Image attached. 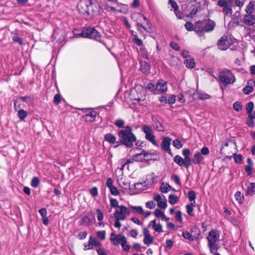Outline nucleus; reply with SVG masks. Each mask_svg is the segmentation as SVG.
Wrapping results in <instances>:
<instances>
[{
	"instance_id": "nucleus-47",
	"label": "nucleus",
	"mask_w": 255,
	"mask_h": 255,
	"mask_svg": "<svg viewBox=\"0 0 255 255\" xmlns=\"http://www.w3.org/2000/svg\"><path fill=\"white\" fill-rule=\"evenodd\" d=\"M114 124L118 128H122L124 127L125 122L122 119H118L115 121Z\"/></svg>"
},
{
	"instance_id": "nucleus-7",
	"label": "nucleus",
	"mask_w": 255,
	"mask_h": 255,
	"mask_svg": "<svg viewBox=\"0 0 255 255\" xmlns=\"http://www.w3.org/2000/svg\"><path fill=\"white\" fill-rule=\"evenodd\" d=\"M219 238V236L217 235V231L216 230H211L209 232L207 239L208 241V247L212 253H214L218 249L215 243L218 241Z\"/></svg>"
},
{
	"instance_id": "nucleus-37",
	"label": "nucleus",
	"mask_w": 255,
	"mask_h": 255,
	"mask_svg": "<svg viewBox=\"0 0 255 255\" xmlns=\"http://www.w3.org/2000/svg\"><path fill=\"white\" fill-rule=\"evenodd\" d=\"M133 157L135 161L137 162H142L144 160V155H143L142 152L135 154Z\"/></svg>"
},
{
	"instance_id": "nucleus-11",
	"label": "nucleus",
	"mask_w": 255,
	"mask_h": 255,
	"mask_svg": "<svg viewBox=\"0 0 255 255\" xmlns=\"http://www.w3.org/2000/svg\"><path fill=\"white\" fill-rule=\"evenodd\" d=\"M110 240L115 246H118L119 244H121L123 242H125L127 239L126 237L122 234L116 235L114 233H112Z\"/></svg>"
},
{
	"instance_id": "nucleus-50",
	"label": "nucleus",
	"mask_w": 255,
	"mask_h": 255,
	"mask_svg": "<svg viewBox=\"0 0 255 255\" xmlns=\"http://www.w3.org/2000/svg\"><path fill=\"white\" fill-rule=\"evenodd\" d=\"M254 107V105L253 102H249L246 106V110L247 111V114L251 113L253 111Z\"/></svg>"
},
{
	"instance_id": "nucleus-10",
	"label": "nucleus",
	"mask_w": 255,
	"mask_h": 255,
	"mask_svg": "<svg viewBox=\"0 0 255 255\" xmlns=\"http://www.w3.org/2000/svg\"><path fill=\"white\" fill-rule=\"evenodd\" d=\"M172 139L169 136H163L161 142V148L164 152H167L169 155L172 156V153L170 149V145Z\"/></svg>"
},
{
	"instance_id": "nucleus-1",
	"label": "nucleus",
	"mask_w": 255,
	"mask_h": 255,
	"mask_svg": "<svg viewBox=\"0 0 255 255\" xmlns=\"http://www.w3.org/2000/svg\"><path fill=\"white\" fill-rule=\"evenodd\" d=\"M119 140L122 145L128 148H131L133 146V142L137 140L136 137L132 132V129L129 126H126L118 132Z\"/></svg>"
},
{
	"instance_id": "nucleus-33",
	"label": "nucleus",
	"mask_w": 255,
	"mask_h": 255,
	"mask_svg": "<svg viewBox=\"0 0 255 255\" xmlns=\"http://www.w3.org/2000/svg\"><path fill=\"white\" fill-rule=\"evenodd\" d=\"M154 238L151 236L144 237L143 243L145 245L149 246L153 242Z\"/></svg>"
},
{
	"instance_id": "nucleus-13",
	"label": "nucleus",
	"mask_w": 255,
	"mask_h": 255,
	"mask_svg": "<svg viewBox=\"0 0 255 255\" xmlns=\"http://www.w3.org/2000/svg\"><path fill=\"white\" fill-rule=\"evenodd\" d=\"M162 196L163 197V201H162V197L159 194L156 195L153 197V199L157 202V206L159 208L164 209L167 207V204L165 197L163 195Z\"/></svg>"
},
{
	"instance_id": "nucleus-56",
	"label": "nucleus",
	"mask_w": 255,
	"mask_h": 255,
	"mask_svg": "<svg viewBox=\"0 0 255 255\" xmlns=\"http://www.w3.org/2000/svg\"><path fill=\"white\" fill-rule=\"evenodd\" d=\"M111 193L114 196L118 195L120 194L119 191L118 190L117 187L115 186H113L109 188Z\"/></svg>"
},
{
	"instance_id": "nucleus-45",
	"label": "nucleus",
	"mask_w": 255,
	"mask_h": 255,
	"mask_svg": "<svg viewBox=\"0 0 255 255\" xmlns=\"http://www.w3.org/2000/svg\"><path fill=\"white\" fill-rule=\"evenodd\" d=\"M183 165L188 168L191 165V159L190 157H184Z\"/></svg>"
},
{
	"instance_id": "nucleus-22",
	"label": "nucleus",
	"mask_w": 255,
	"mask_h": 255,
	"mask_svg": "<svg viewBox=\"0 0 255 255\" xmlns=\"http://www.w3.org/2000/svg\"><path fill=\"white\" fill-rule=\"evenodd\" d=\"M184 64L187 68L192 69L195 66V62L193 58L189 56V58L187 59L184 61Z\"/></svg>"
},
{
	"instance_id": "nucleus-2",
	"label": "nucleus",
	"mask_w": 255,
	"mask_h": 255,
	"mask_svg": "<svg viewBox=\"0 0 255 255\" xmlns=\"http://www.w3.org/2000/svg\"><path fill=\"white\" fill-rule=\"evenodd\" d=\"M215 22L209 19L199 21L196 23V33L199 36L204 35L205 32L212 31L215 27Z\"/></svg>"
},
{
	"instance_id": "nucleus-61",
	"label": "nucleus",
	"mask_w": 255,
	"mask_h": 255,
	"mask_svg": "<svg viewBox=\"0 0 255 255\" xmlns=\"http://www.w3.org/2000/svg\"><path fill=\"white\" fill-rule=\"evenodd\" d=\"M110 204L113 208H119L120 206L118 205V201L116 199L112 198L110 199Z\"/></svg>"
},
{
	"instance_id": "nucleus-25",
	"label": "nucleus",
	"mask_w": 255,
	"mask_h": 255,
	"mask_svg": "<svg viewBox=\"0 0 255 255\" xmlns=\"http://www.w3.org/2000/svg\"><path fill=\"white\" fill-rule=\"evenodd\" d=\"M255 4L253 1H251L247 6L245 11L247 14H252L255 10Z\"/></svg>"
},
{
	"instance_id": "nucleus-53",
	"label": "nucleus",
	"mask_w": 255,
	"mask_h": 255,
	"mask_svg": "<svg viewBox=\"0 0 255 255\" xmlns=\"http://www.w3.org/2000/svg\"><path fill=\"white\" fill-rule=\"evenodd\" d=\"M97 236L101 240L105 239L106 237V231H101L97 232Z\"/></svg>"
},
{
	"instance_id": "nucleus-17",
	"label": "nucleus",
	"mask_w": 255,
	"mask_h": 255,
	"mask_svg": "<svg viewBox=\"0 0 255 255\" xmlns=\"http://www.w3.org/2000/svg\"><path fill=\"white\" fill-rule=\"evenodd\" d=\"M140 69L143 73L148 74L149 73L150 66L149 64L144 61L141 63Z\"/></svg>"
},
{
	"instance_id": "nucleus-24",
	"label": "nucleus",
	"mask_w": 255,
	"mask_h": 255,
	"mask_svg": "<svg viewBox=\"0 0 255 255\" xmlns=\"http://www.w3.org/2000/svg\"><path fill=\"white\" fill-rule=\"evenodd\" d=\"M104 139L111 144H114L116 142V137L111 133H107L105 135Z\"/></svg>"
},
{
	"instance_id": "nucleus-5",
	"label": "nucleus",
	"mask_w": 255,
	"mask_h": 255,
	"mask_svg": "<svg viewBox=\"0 0 255 255\" xmlns=\"http://www.w3.org/2000/svg\"><path fill=\"white\" fill-rule=\"evenodd\" d=\"M80 36L85 38L94 39L104 44L106 46V44L101 39V34L95 28L88 27L86 28L81 32Z\"/></svg>"
},
{
	"instance_id": "nucleus-62",
	"label": "nucleus",
	"mask_w": 255,
	"mask_h": 255,
	"mask_svg": "<svg viewBox=\"0 0 255 255\" xmlns=\"http://www.w3.org/2000/svg\"><path fill=\"white\" fill-rule=\"evenodd\" d=\"M153 230L157 232L161 233L163 232L162 226L160 224H156L155 226L153 227Z\"/></svg>"
},
{
	"instance_id": "nucleus-49",
	"label": "nucleus",
	"mask_w": 255,
	"mask_h": 255,
	"mask_svg": "<svg viewBox=\"0 0 255 255\" xmlns=\"http://www.w3.org/2000/svg\"><path fill=\"white\" fill-rule=\"evenodd\" d=\"M146 88L151 92H153L155 94H157L156 92V85L155 86L151 83H149L147 84Z\"/></svg>"
},
{
	"instance_id": "nucleus-40",
	"label": "nucleus",
	"mask_w": 255,
	"mask_h": 255,
	"mask_svg": "<svg viewBox=\"0 0 255 255\" xmlns=\"http://www.w3.org/2000/svg\"><path fill=\"white\" fill-rule=\"evenodd\" d=\"M233 157L235 163H241L242 162L243 157L241 154H234Z\"/></svg>"
},
{
	"instance_id": "nucleus-21",
	"label": "nucleus",
	"mask_w": 255,
	"mask_h": 255,
	"mask_svg": "<svg viewBox=\"0 0 255 255\" xmlns=\"http://www.w3.org/2000/svg\"><path fill=\"white\" fill-rule=\"evenodd\" d=\"M130 32L133 37L132 40L133 43L137 46L142 45V41L138 38L137 34H134V31L133 30H130Z\"/></svg>"
},
{
	"instance_id": "nucleus-59",
	"label": "nucleus",
	"mask_w": 255,
	"mask_h": 255,
	"mask_svg": "<svg viewBox=\"0 0 255 255\" xmlns=\"http://www.w3.org/2000/svg\"><path fill=\"white\" fill-rule=\"evenodd\" d=\"M245 170L247 173L248 175L250 176L253 173V166L246 165L245 166Z\"/></svg>"
},
{
	"instance_id": "nucleus-48",
	"label": "nucleus",
	"mask_w": 255,
	"mask_h": 255,
	"mask_svg": "<svg viewBox=\"0 0 255 255\" xmlns=\"http://www.w3.org/2000/svg\"><path fill=\"white\" fill-rule=\"evenodd\" d=\"M171 178L177 185L179 186L181 185L180 179L178 175L174 174L171 176Z\"/></svg>"
},
{
	"instance_id": "nucleus-60",
	"label": "nucleus",
	"mask_w": 255,
	"mask_h": 255,
	"mask_svg": "<svg viewBox=\"0 0 255 255\" xmlns=\"http://www.w3.org/2000/svg\"><path fill=\"white\" fill-rule=\"evenodd\" d=\"M169 4L170 5L171 7L174 9V11H176V9H178V6L174 0H169Z\"/></svg>"
},
{
	"instance_id": "nucleus-52",
	"label": "nucleus",
	"mask_w": 255,
	"mask_h": 255,
	"mask_svg": "<svg viewBox=\"0 0 255 255\" xmlns=\"http://www.w3.org/2000/svg\"><path fill=\"white\" fill-rule=\"evenodd\" d=\"M141 48H140V50L141 52L143 58H148V53L146 49V48L142 45L141 46Z\"/></svg>"
},
{
	"instance_id": "nucleus-44",
	"label": "nucleus",
	"mask_w": 255,
	"mask_h": 255,
	"mask_svg": "<svg viewBox=\"0 0 255 255\" xmlns=\"http://www.w3.org/2000/svg\"><path fill=\"white\" fill-rule=\"evenodd\" d=\"M173 145L177 149H180L183 146V144L181 143L180 140L178 139H176L173 141Z\"/></svg>"
},
{
	"instance_id": "nucleus-63",
	"label": "nucleus",
	"mask_w": 255,
	"mask_h": 255,
	"mask_svg": "<svg viewBox=\"0 0 255 255\" xmlns=\"http://www.w3.org/2000/svg\"><path fill=\"white\" fill-rule=\"evenodd\" d=\"M61 102V96L59 94H56L54 97L53 102L56 105H58Z\"/></svg>"
},
{
	"instance_id": "nucleus-39",
	"label": "nucleus",
	"mask_w": 255,
	"mask_h": 255,
	"mask_svg": "<svg viewBox=\"0 0 255 255\" xmlns=\"http://www.w3.org/2000/svg\"><path fill=\"white\" fill-rule=\"evenodd\" d=\"M80 218L83 224L88 225L91 222L90 218L86 215L82 216Z\"/></svg>"
},
{
	"instance_id": "nucleus-54",
	"label": "nucleus",
	"mask_w": 255,
	"mask_h": 255,
	"mask_svg": "<svg viewBox=\"0 0 255 255\" xmlns=\"http://www.w3.org/2000/svg\"><path fill=\"white\" fill-rule=\"evenodd\" d=\"M12 40L14 42L19 43L20 45H24L22 38L17 35L14 36L12 37Z\"/></svg>"
},
{
	"instance_id": "nucleus-55",
	"label": "nucleus",
	"mask_w": 255,
	"mask_h": 255,
	"mask_svg": "<svg viewBox=\"0 0 255 255\" xmlns=\"http://www.w3.org/2000/svg\"><path fill=\"white\" fill-rule=\"evenodd\" d=\"M155 206V203L152 201H148L145 203V207L149 209H154Z\"/></svg>"
},
{
	"instance_id": "nucleus-58",
	"label": "nucleus",
	"mask_w": 255,
	"mask_h": 255,
	"mask_svg": "<svg viewBox=\"0 0 255 255\" xmlns=\"http://www.w3.org/2000/svg\"><path fill=\"white\" fill-rule=\"evenodd\" d=\"M96 212L97 214L98 220L99 222H101L103 220V218H104V215H103L102 212L100 209H98L96 210Z\"/></svg>"
},
{
	"instance_id": "nucleus-14",
	"label": "nucleus",
	"mask_w": 255,
	"mask_h": 255,
	"mask_svg": "<svg viewBox=\"0 0 255 255\" xmlns=\"http://www.w3.org/2000/svg\"><path fill=\"white\" fill-rule=\"evenodd\" d=\"M156 89L157 94L166 92L167 89L166 82L162 79L158 80L156 84Z\"/></svg>"
},
{
	"instance_id": "nucleus-12",
	"label": "nucleus",
	"mask_w": 255,
	"mask_h": 255,
	"mask_svg": "<svg viewBox=\"0 0 255 255\" xmlns=\"http://www.w3.org/2000/svg\"><path fill=\"white\" fill-rule=\"evenodd\" d=\"M219 48L222 50H225L229 47L228 36L224 35L221 37L217 43Z\"/></svg>"
},
{
	"instance_id": "nucleus-42",
	"label": "nucleus",
	"mask_w": 255,
	"mask_h": 255,
	"mask_svg": "<svg viewBox=\"0 0 255 255\" xmlns=\"http://www.w3.org/2000/svg\"><path fill=\"white\" fill-rule=\"evenodd\" d=\"M136 27H137V30H138L139 32H140V33H143V30L146 31V32H149V30H148L147 29V28H146L145 26H144L143 25H142V24H141V23H139V22H137L136 23Z\"/></svg>"
},
{
	"instance_id": "nucleus-43",
	"label": "nucleus",
	"mask_w": 255,
	"mask_h": 255,
	"mask_svg": "<svg viewBox=\"0 0 255 255\" xmlns=\"http://www.w3.org/2000/svg\"><path fill=\"white\" fill-rule=\"evenodd\" d=\"M243 91L245 94L249 95L253 91V88L252 86L246 85Z\"/></svg>"
},
{
	"instance_id": "nucleus-18",
	"label": "nucleus",
	"mask_w": 255,
	"mask_h": 255,
	"mask_svg": "<svg viewBox=\"0 0 255 255\" xmlns=\"http://www.w3.org/2000/svg\"><path fill=\"white\" fill-rule=\"evenodd\" d=\"M154 214L157 218H160L162 220L167 221L169 220V218H166L164 212L160 209H156L154 212Z\"/></svg>"
},
{
	"instance_id": "nucleus-51",
	"label": "nucleus",
	"mask_w": 255,
	"mask_h": 255,
	"mask_svg": "<svg viewBox=\"0 0 255 255\" xmlns=\"http://www.w3.org/2000/svg\"><path fill=\"white\" fill-rule=\"evenodd\" d=\"M233 108L235 111L237 112L241 111L242 109V105L241 103L239 102H235L233 105Z\"/></svg>"
},
{
	"instance_id": "nucleus-3",
	"label": "nucleus",
	"mask_w": 255,
	"mask_h": 255,
	"mask_svg": "<svg viewBox=\"0 0 255 255\" xmlns=\"http://www.w3.org/2000/svg\"><path fill=\"white\" fill-rule=\"evenodd\" d=\"M218 77L219 82L225 87L234 84L236 81L235 75L230 70L227 69H224L220 72Z\"/></svg>"
},
{
	"instance_id": "nucleus-19",
	"label": "nucleus",
	"mask_w": 255,
	"mask_h": 255,
	"mask_svg": "<svg viewBox=\"0 0 255 255\" xmlns=\"http://www.w3.org/2000/svg\"><path fill=\"white\" fill-rule=\"evenodd\" d=\"M204 159L201 153L199 152H196L193 156V162L195 164H199Z\"/></svg>"
},
{
	"instance_id": "nucleus-57",
	"label": "nucleus",
	"mask_w": 255,
	"mask_h": 255,
	"mask_svg": "<svg viewBox=\"0 0 255 255\" xmlns=\"http://www.w3.org/2000/svg\"><path fill=\"white\" fill-rule=\"evenodd\" d=\"M236 200L238 201L239 203H241L243 200L244 196L242 195L241 193L239 191L236 192L235 195Z\"/></svg>"
},
{
	"instance_id": "nucleus-38",
	"label": "nucleus",
	"mask_w": 255,
	"mask_h": 255,
	"mask_svg": "<svg viewBox=\"0 0 255 255\" xmlns=\"http://www.w3.org/2000/svg\"><path fill=\"white\" fill-rule=\"evenodd\" d=\"M188 197L189 201L191 202L195 200L196 198V194L195 192L193 190H190L188 191Z\"/></svg>"
},
{
	"instance_id": "nucleus-29",
	"label": "nucleus",
	"mask_w": 255,
	"mask_h": 255,
	"mask_svg": "<svg viewBox=\"0 0 255 255\" xmlns=\"http://www.w3.org/2000/svg\"><path fill=\"white\" fill-rule=\"evenodd\" d=\"M185 27L188 31H192L194 30L196 32V24L193 25V24L191 22H187L185 24Z\"/></svg>"
},
{
	"instance_id": "nucleus-64",
	"label": "nucleus",
	"mask_w": 255,
	"mask_h": 255,
	"mask_svg": "<svg viewBox=\"0 0 255 255\" xmlns=\"http://www.w3.org/2000/svg\"><path fill=\"white\" fill-rule=\"evenodd\" d=\"M90 194L93 197H96L98 194V189L96 187H94L90 190Z\"/></svg>"
},
{
	"instance_id": "nucleus-20",
	"label": "nucleus",
	"mask_w": 255,
	"mask_h": 255,
	"mask_svg": "<svg viewBox=\"0 0 255 255\" xmlns=\"http://www.w3.org/2000/svg\"><path fill=\"white\" fill-rule=\"evenodd\" d=\"M97 113L95 111H91L85 115V120L87 122H93L95 121Z\"/></svg>"
},
{
	"instance_id": "nucleus-23",
	"label": "nucleus",
	"mask_w": 255,
	"mask_h": 255,
	"mask_svg": "<svg viewBox=\"0 0 255 255\" xmlns=\"http://www.w3.org/2000/svg\"><path fill=\"white\" fill-rule=\"evenodd\" d=\"M191 233L194 241L198 239L200 234V230L198 228L194 227L191 229Z\"/></svg>"
},
{
	"instance_id": "nucleus-27",
	"label": "nucleus",
	"mask_w": 255,
	"mask_h": 255,
	"mask_svg": "<svg viewBox=\"0 0 255 255\" xmlns=\"http://www.w3.org/2000/svg\"><path fill=\"white\" fill-rule=\"evenodd\" d=\"M170 188V186L168 184L163 182L161 184L160 189L162 193H167L168 192Z\"/></svg>"
},
{
	"instance_id": "nucleus-26",
	"label": "nucleus",
	"mask_w": 255,
	"mask_h": 255,
	"mask_svg": "<svg viewBox=\"0 0 255 255\" xmlns=\"http://www.w3.org/2000/svg\"><path fill=\"white\" fill-rule=\"evenodd\" d=\"M17 116L20 120H23L27 116V113L24 110L20 109L18 111Z\"/></svg>"
},
{
	"instance_id": "nucleus-6",
	"label": "nucleus",
	"mask_w": 255,
	"mask_h": 255,
	"mask_svg": "<svg viewBox=\"0 0 255 255\" xmlns=\"http://www.w3.org/2000/svg\"><path fill=\"white\" fill-rule=\"evenodd\" d=\"M234 4V0H219L217 2V5L222 8V11L225 16L232 15Z\"/></svg>"
},
{
	"instance_id": "nucleus-4",
	"label": "nucleus",
	"mask_w": 255,
	"mask_h": 255,
	"mask_svg": "<svg viewBox=\"0 0 255 255\" xmlns=\"http://www.w3.org/2000/svg\"><path fill=\"white\" fill-rule=\"evenodd\" d=\"M78 10L84 16L90 15V11L94 10L92 0H80L77 4Z\"/></svg>"
},
{
	"instance_id": "nucleus-31",
	"label": "nucleus",
	"mask_w": 255,
	"mask_h": 255,
	"mask_svg": "<svg viewBox=\"0 0 255 255\" xmlns=\"http://www.w3.org/2000/svg\"><path fill=\"white\" fill-rule=\"evenodd\" d=\"M169 202L171 205H174L178 200V198L176 195L171 194L168 197Z\"/></svg>"
},
{
	"instance_id": "nucleus-8",
	"label": "nucleus",
	"mask_w": 255,
	"mask_h": 255,
	"mask_svg": "<svg viewBox=\"0 0 255 255\" xmlns=\"http://www.w3.org/2000/svg\"><path fill=\"white\" fill-rule=\"evenodd\" d=\"M142 130L145 134V138L146 140L149 141L154 146H159V144L155 140V135L153 134L151 128L148 126L144 125L142 128Z\"/></svg>"
},
{
	"instance_id": "nucleus-36",
	"label": "nucleus",
	"mask_w": 255,
	"mask_h": 255,
	"mask_svg": "<svg viewBox=\"0 0 255 255\" xmlns=\"http://www.w3.org/2000/svg\"><path fill=\"white\" fill-rule=\"evenodd\" d=\"M89 243L92 244V247L93 246L98 247L101 245V243L96 239V238H93L92 236L90 237Z\"/></svg>"
},
{
	"instance_id": "nucleus-35",
	"label": "nucleus",
	"mask_w": 255,
	"mask_h": 255,
	"mask_svg": "<svg viewBox=\"0 0 255 255\" xmlns=\"http://www.w3.org/2000/svg\"><path fill=\"white\" fill-rule=\"evenodd\" d=\"M173 160L175 162H176L177 164H178L179 166L183 165L184 162H183V158L181 157L180 156L177 155H176Z\"/></svg>"
},
{
	"instance_id": "nucleus-15",
	"label": "nucleus",
	"mask_w": 255,
	"mask_h": 255,
	"mask_svg": "<svg viewBox=\"0 0 255 255\" xmlns=\"http://www.w3.org/2000/svg\"><path fill=\"white\" fill-rule=\"evenodd\" d=\"M244 22L247 25L252 26L255 23V17L252 14H247L244 16Z\"/></svg>"
},
{
	"instance_id": "nucleus-28",
	"label": "nucleus",
	"mask_w": 255,
	"mask_h": 255,
	"mask_svg": "<svg viewBox=\"0 0 255 255\" xmlns=\"http://www.w3.org/2000/svg\"><path fill=\"white\" fill-rule=\"evenodd\" d=\"M197 94L198 95V98L200 100H206L210 98V96L206 93L197 92Z\"/></svg>"
},
{
	"instance_id": "nucleus-30",
	"label": "nucleus",
	"mask_w": 255,
	"mask_h": 255,
	"mask_svg": "<svg viewBox=\"0 0 255 255\" xmlns=\"http://www.w3.org/2000/svg\"><path fill=\"white\" fill-rule=\"evenodd\" d=\"M255 183H251L247 187V194L249 195H253L255 192Z\"/></svg>"
},
{
	"instance_id": "nucleus-32",
	"label": "nucleus",
	"mask_w": 255,
	"mask_h": 255,
	"mask_svg": "<svg viewBox=\"0 0 255 255\" xmlns=\"http://www.w3.org/2000/svg\"><path fill=\"white\" fill-rule=\"evenodd\" d=\"M40 183V180L37 177H34L31 181L30 185L32 187L36 188Z\"/></svg>"
},
{
	"instance_id": "nucleus-16",
	"label": "nucleus",
	"mask_w": 255,
	"mask_h": 255,
	"mask_svg": "<svg viewBox=\"0 0 255 255\" xmlns=\"http://www.w3.org/2000/svg\"><path fill=\"white\" fill-rule=\"evenodd\" d=\"M30 97L28 96H24V97H20V98H18L16 99L14 101V108L15 111H17L18 109H20V102L21 101H22L23 102H25L27 99H29Z\"/></svg>"
},
{
	"instance_id": "nucleus-41",
	"label": "nucleus",
	"mask_w": 255,
	"mask_h": 255,
	"mask_svg": "<svg viewBox=\"0 0 255 255\" xmlns=\"http://www.w3.org/2000/svg\"><path fill=\"white\" fill-rule=\"evenodd\" d=\"M130 208L133 211L138 214L141 215L143 212V209L141 206H131Z\"/></svg>"
},
{
	"instance_id": "nucleus-9",
	"label": "nucleus",
	"mask_w": 255,
	"mask_h": 255,
	"mask_svg": "<svg viewBox=\"0 0 255 255\" xmlns=\"http://www.w3.org/2000/svg\"><path fill=\"white\" fill-rule=\"evenodd\" d=\"M119 210H117L114 213V217L116 219L125 220L127 216L130 213L129 209L124 205L119 207Z\"/></svg>"
},
{
	"instance_id": "nucleus-46",
	"label": "nucleus",
	"mask_w": 255,
	"mask_h": 255,
	"mask_svg": "<svg viewBox=\"0 0 255 255\" xmlns=\"http://www.w3.org/2000/svg\"><path fill=\"white\" fill-rule=\"evenodd\" d=\"M182 236L185 239H188V240H189L190 241H193L192 236L191 235V233L189 232H188V231L183 232L182 233Z\"/></svg>"
},
{
	"instance_id": "nucleus-34",
	"label": "nucleus",
	"mask_w": 255,
	"mask_h": 255,
	"mask_svg": "<svg viewBox=\"0 0 255 255\" xmlns=\"http://www.w3.org/2000/svg\"><path fill=\"white\" fill-rule=\"evenodd\" d=\"M152 125L154 128L157 131H162L164 130V127L159 121L155 122V123H152Z\"/></svg>"
}]
</instances>
